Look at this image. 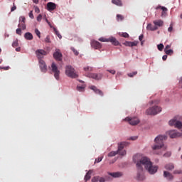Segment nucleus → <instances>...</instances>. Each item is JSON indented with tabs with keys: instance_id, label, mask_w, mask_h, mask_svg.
Segmentation results:
<instances>
[{
	"instance_id": "c756f323",
	"label": "nucleus",
	"mask_w": 182,
	"mask_h": 182,
	"mask_svg": "<svg viewBox=\"0 0 182 182\" xmlns=\"http://www.w3.org/2000/svg\"><path fill=\"white\" fill-rule=\"evenodd\" d=\"M18 27L21 28V29H23V31H25V29H26V25H25V23H19L18 25Z\"/></svg>"
},
{
	"instance_id": "4be33fe9",
	"label": "nucleus",
	"mask_w": 182,
	"mask_h": 182,
	"mask_svg": "<svg viewBox=\"0 0 182 182\" xmlns=\"http://www.w3.org/2000/svg\"><path fill=\"white\" fill-rule=\"evenodd\" d=\"M164 22L162 20H156L154 21V24L155 26H163Z\"/></svg>"
},
{
	"instance_id": "aec40b11",
	"label": "nucleus",
	"mask_w": 182,
	"mask_h": 182,
	"mask_svg": "<svg viewBox=\"0 0 182 182\" xmlns=\"http://www.w3.org/2000/svg\"><path fill=\"white\" fill-rule=\"evenodd\" d=\"M161 9V10L163 11L161 13V16H164V15H166V12H167V8L161 6H158L155 8V9Z\"/></svg>"
},
{
	"instance_id": "8fccbe9b",
	"label": "nucleus",
	"mask_w": 182,
	"mask_h": 182,
	"mask_svg": "<svg viewBox=\"0 0 182 182\" xmlns=\"http://www.w3.org/2000/svg\"><path fill=\"white\" fill-rule=\"evenodd\" d=\"M107 72H109V73H112V75L116 74V71L114 70H108Z\"/></svg>"
},
{
	"instance_id": "603ef678",
	"label": "nucleus",
	"mask_w": 182,
	"mask_h": 182,
	"mask_svg": "<svg viewBox=\"0 0 182 182\" xmlns=\"http://www.w3.org/2000/svg\"><path fill=\"white\" fill-rule=\"evenodd\" d=\"M2 69L4 70H9V69H11V68L9 66H6V67H2Z\"/></svg>"
},
{
	"instance_id": "f8f14e48",
	"label": "nucleus",
	"mask_w": 182,
	"mask_h": 182,
	"mask_svg": "<svg viewBox=\"0 0 182 182\" xmlns=\"http://www.w3.org/2000/svg\"><path fill=\"white\" fill-rule=\"evenodd\" d=\"M91 46L92 48H94V49H102V44L96 41H92L91 42Z\"/></svg>"
},
{
	"instance_id": "393cba45",
	"label": "nucleus",
	"mask_w": 182,
	"mask_h": 182,
	"mask_svg": "<svg viewBox=\"0 0 182 182\" xmlns=\"http://www.w3.org/2000/svg\"><path fill=\"white\" fill-rule=\"evenodd\" d=\"M165 168L166 170H173L174 169V164H168L165 166Z\"/></svg>"
},
{
	"instance_id": "c9c22d12",
	"label": "nucleus",
	"mask_w": 182,
	"mask_h": 182,
	"mask_svg": "<svg viewBox=\"0 0 182 182\" xmlns=\"http://www.w3.org/2000/svg\"><path fill=\"white\" fill-rule=\"evenodd\" d=\"M71 50L73 51V53L74 55H75V56H77V55H79V52H77V50L75 49V48L72 47Z\"/></svg>"
},
{
	"instance_id": "e433bc0d",
	"label": "nucleus",
	"mask_w": 182,
	"mask_h": 182,
	"mask_svg": "<svg viewBox=\"0 0 182 182\" xmlns=\"http://www.w3.org/2000/svg\"><path fill=\"white\" fill-rule=\"evenodd\" d=\"M138 44H139L138 41H134V42L131 41V48H133V46H137Z\"/></svg>"
},
{
	"instance_id": "4468645a",
	"label": "nucleus",
	"mask_w": 182,
	"mask_h": 182,
	"mask_svg": "<svg viewBox=\"0 0 182 182\" xmlns=\"http://www.w3.org/2000/svg\"><path fill=\"white\" fill-rule=\"evenodd\" d=\"M94 172L95 171L92 169L89 170L85 176V181H89V180H90V178H92V174H93Z\"/></svg>"
},
{
	"instance_id": "052dcab7",
	"label": "nucleus",
	"mask_w": 182,
	"mask_h": 182,
	"mask_svg": "<svg viewBox=\"0 0 182 182\" xmlns=\"http://www.w3.org/2000/svg\"><path fill=\"white\" fill-rule=\"evenodd\" d=\"M174 174H180L181 173V171H174Z\"/></svg>"
},
{
	"instance_id": "680f3d73",
	"label": "nucleus",
	"mask_w": 182,
	"mask_h": 182,
	"mask_svg": "<svg viewBox=\"0 0 182 182\" xmlns=\"http://www.w3.org/2000/svg\"><path fill=\"white\" fill-rule=\"evenodd\" d=\"M16 52H21V48H16Z\"/></svg>"
},
{
	"instance_id": "f3484780",
	"label": "nucleus",
	"mask_w": 182,
	"mask_h": 182,
	"mask_svg": "<svg viewBox=\"0 0 182 182\" xmlns=\"http://www.w3.org/2000/svg\"><path fill=\"white\" fill-rule=\"evenodd\" d=\"M48 11H55L56 9V4L55 3L49 2L47 4Z\"/></svg>"
},
{
	"instance_id": "5701e85b",
	"label": "nucleus",
	"mask_w": 182,
	"mask_h": 182,
	"mask_svg": "<svg viewBox=\"0 0 182 182\" xmlns=\"http://www.w3.org/2000/svg\"><path fill=\"white\" fill-rule=\"evenodd\" d=\"M148 31H157L158 28L156 26H152L151 23L148 24L146 26Z\"/></svg>"
},
{
	"instance_id": "a878e982",
	"label": "nucleus",
	"mask_w": 182,
	"mask_h": 182,
	"mask_svg": "<svg viewBox=\"0 0 182 182\" xmlns=\"http://www.w3.org/2000/svg\"><path fill=\"white\" fill-rule=\"evenodd\" d=\"M116 154H119V151H112L108 154V157H114V156H116Z\"/></svg>"
},
{
	"instance_id": "ea45409f",
	"label": "nucleus",
	"mask_w": 182,
	"mask_h": 182,
	"mask_svg": "<svg viewBox=\"0 0 182 182\" xmlns=\"http://www.w3.org/2000/svg\"><path fill=\"white\" fill-rule=\"evenodd\" d=\"M102 160H103V156H100L97 159H95V163H100V161H102Z\"/></svg>"
},
{
	"instance_id": "7c9ffc66",
	"label": "nucleus",
	"mask_w": 182,
	"mask_h": 182,
	"mask_svg": "<svg viewBox=\"0 0 182 182\" xmlns=\"http://www.w3.org/2000/svg\"><path fill=\"white\" fill-rule=\"evenodd\" d=\"M127 75H128L129 77H133L134 76H136V75H137V71L129 73Z\"/></svg>"
},
{
	"instance_id": "de8ad7c7",
	"label": "nucleus",
	"mask_w": 182,
	"mask_h": 182,
	"mask_svg": "<svg viewBox=\"0 0 182 182\" xmlns=\"http://www.w3.org/2000/svg\"><path fill=\"white\" fill-rule=\"evenodd\" d=\"M37 21H38V22H41V21H42V14H39L37 16Z\"/></svg>"
},
{
	"instance_id": "c85d7f7f",
	"label": "nucleus",
	"mask_w": 182,
	"mask_h": 182,
	"mask_svg": "<svg viewBox=\"0 0 182 182\" xmlns=\"http://www.w3.org/2000/svg\"><path fill=\"white\" fill-rule=\"evenodd\" d=\"M84 70H85V72H92L93 68L87 66V67L84 68Z\"/></svg>"
},
{
	"instance_id": "79ce46f5",
	"label": "nucleus",
	"mask_w": 182,
	"mask_h": 182,
	"mask_svg": "<svg viewBox=\"0 0 182 182\" xmlns=\"http://www.w3.org/2000/svg\"><path fill=\"white\" fill-rule=\"evenodd\" d=\"M28 16H29V18H31V19H33V18H35V17L33 16V13L32 11H31L29 12Z\"/></svg>"
},
{
	"instance_id": "0e129e2a",
	"label": "nucleus",
	"mask_w": 182,
	"mask_h": 182,
	"mask_svg": "<svg viewBox=\"0 0 182 182\" xmlns=\"http://www.w3.org/2000/svg\"><path fill=\"white\" fill-rule=\"evenodd\" d=\"M47 23H50V22H49V21L48 19H46Z\"/></svg>"
},
{
	"instance_id": "a211bd4d",
	"label": "nucleus",
	"mask_w": 182,
	"mask_h": 182,
	"mask_svg": "<svg viewBox=\"0 0 182 182\" xmlns=\"http://www.w3.org/2000/svg\"><path fill=\"white\" fill-rule=\"evenodd\" d=\"M92 182H105V178L100 176H95L92 178Z\"/></svg>"
},
{
	"instance_id": "4d7b16f0",
	"label": "nucleus",
	"mask_w": 182,
	"mask_h": 182,
	"mask_svg": "<svg viewBox=\"0 0 182 182\" xmlns=\"http://www.w3.org/2000/svg\"><path fill=\"white\" fill-rule=\"evenodd\" d=\"M163 60H167V55H164L162 57Z\"/></svg>"
},
{
	"instance_id": "37998d69",
	"label": "nucleus",
	"mask_w": 182,
	"mask_h": 182,
	"mask_svg": "<svg viewBox=\"0 0 182 182\" xmlns=\"http://www.w3.org/2000/svg\"><path fill=\"white\" fill-rule=\"evenodd\" d=\"M16 6L15 5V3H13V7L11 9V12H14V11H16Z\"/></svg>"
},
{
	"instance_id": "6e6552de",
	"label": "nucleus",
	"mask_w": 182,
	"mask_h": 182,
	"mask_svg": "<svg viewBox=\"0 0 182 182\" xmlns=\"http://www.w3.org/2000/svg\"><path fill=\"white\" fill-rule=\"evenodd\" d=\"M87 77H91L95 80H100L103 77V75L101 73H88L87 74Z\"/></svg>"
},
{
	"instance_id": "f704fd0d",
	"label": "nucleus",
	"mask_w": 182,
	"mask_h": 182,
	"mask_svg": "<svg viewBox=\"0 0 182 182\" xmlns=\"http://www.w3.org/2000/svg\"><path fill=\"white\" fill-rule=\"evenodd\" d=\"M77 90H78V92H83L85 90V87H83V86H77Z\"/></svg>"
},
{
	"instance_id": "ddd939ff",
	"label": "nucleus",
	"mask_w": 182,
	"mask_h": 182,
	"mask_svg": "<svg viewBox=\"0 0 182 182\" xmlns=\"http://www.w3.org/2000/svg\"><path fill=\"white\" fill-rule=\"evenodd\" d=\"M39 65H40L41 70L44 73L46 72L47 67H46V64L45 63V61L43 60H42V59L39 60Z\"/></svg>"
},
{
	"instance_id": "49530a36",
	"label": "nucleus",
	"mask_w": 182,
	"mask_h": 182,
	"mask_svg": "<svg viewBox=\"0 0 182 182\" xmlns=\"http://www.w3.org/2000/svg\"><path fill=\"white\" fill-rule=\"evenodd\" d=\"M124 46H129L131 47V41H126L124 43Z\"/></svg>"
},
{
	"instance_id": "13d9d810",
	"label": "nucleus",
	"mask_w": 182,
	"mask_h": 182,
	"mask_svg": "<svg viewBox=\"0 0 182 182\" xmlns=\"http://www.w3.org/2000/svg\"><path fill=\"white\" fill-rule=\"evenodd\" d=\"M173 31V26H170V27L168 28V32H171Z\"/></svg>"
},
{
	"instance_id": "4c0bfd02",
	"label": "nucleus",
	"mask_w": 182,
	"mask_h": 182,
	"mask_svg": "<svg viewBox=\"0 0 182 182\" xmlns=\"http://www.w3.org/2000/svg\"><path fill=\"white\" fill-rule=\"evenodd\" d=\"M35 33L37 35L38 38H41V31L38 28L35 29Z\"/></svg>"
},
{
	"instance_id": "72a5a7b5",
	"label": "nucleus",
	"mask_w": 182,
	"mask_h": 182,
	"mask_svg": "<svg viewBox=\"0 0 182 182\" xmlns=\"http://www.w3.org/2000/svg\"><path fill=\"white\" fill-rule=\"evenodd\" d=\"M26 21V18H25V16H20L19 18V23H21V22H23V23H25Z\"/></svg>"
},
{
	"instance_id": "f03ea898",
	"label": "nucleus",
	"mask_w": 182,
	"mask_h": 182,
	"mask_svg": "<svg viewBox=\"0 0 182 182\" xmlns=\"http://www.w3.org/2000/svg\"><path fill=\"white\" fill-rule=\"evenodd\" d=\"M166 140H167V136L166 135H159L155 138V144L151 146L154 154L160 155L161 152L157 151V150H160L161 149L166 150V149H167V146H164V141H166Z\"/></svg>"
},
{
	"instance_id": "7ed1b4c3",
	"label": "nucleus",
	"mask_w": 182,
	"mask_h": 182,
	"mask_svg": "<svg viewBox=\"0 0 182 182\" xmlns=\"http://www.w3.org/2000/svg\"><path fill=\"white\" fill-rule=\"evenodd\" d=\"M65 75L68 76V77H72V79L79 77V75L76 73V70H75V68L72 67V65L65 66Z\"/></svg>"
},
{
	"instance_id": "cd10ccee",
	"label": "nucleus",
	"mask_w": 182,
	"mask_h": 182,
	"mask_svg": "<svg viewBox=\"0 0 182 182\" xmlns=\"http://www.w3.org/2000/svg\"><path fill=\"white\" fill-rule=\"evenodd\" d=\"M53 29H54V32H55V35L59 38V39H61L62 35H60V33H59L58 29H56L55 28H54Z\"/></svg>"
},
{
	"instance_id": "864d4df0",
	"label": "nucleus",
	"mask_w": 182,
	"mask_h": 182,
	"mask_svg": "<svg viewBox=\"0 0 182 182\" xmlns=\"http://www.w3.org/2000/svg\"><path fill=\"white\" fill-rule=\"evenodd\" d=\"M170 48H171V45H167V46L165 47L164 50H168V49H170Z\"/></svg>"
},
{
	"instance_id": "473e14b6",
	"label": "nucleus",
	"mask_w": 182,
	"mask_h": 182,
	"mask_svg": "<svg viewBox=\"0 0 182 182\" xmlns=\"http://www.w3.org/2000/svg\"><path fill=\"white\" fill-rule=\"evenodd\" d=\"M124 19V17L122 16L121 14L117 15V21H123Z\"/></svg>"
},
{
	"instance_id": "6ab92c4d",
	"label": "nucleus",
	"mask_w": 182,
	"mask_h": 182,
	"mask_svg": "<svg viewBox=\"0 0 182 182\" xmlns=\"http://www.w3.org/2000/svg\"><path fill=\"white\" fill-rule=\"evenodd\" d=\"M164 176L168 180H173V175L167 171H164Z\"/></svg>"
},
{
	"instance_id": "5fc2aeb1",
	"label": "nucleus",
	"mask_w": 182,
	"mask_h": 182,
	"mask_svg": "<svg viewBox=\"0 0 182 182\" xmlns=\"http://www.w3.org/2000/svg\"><path fill=\"white\" fill-rule=\"evenodd\" d=\"M159 100H155V101H151L150 103H151V105H154V103L155 104V105H157V103H159Z\"/></svg>"
},
{
	"instance_id": "58836bf2",
	"label": "nucleus",
	"mask_w": 182,
	"mask_h": 182,
	"mask_svg": "<svg viewBox=\"0 0 182 182\" xmlns=\"http://www.w3.org/2000/svg\"><path fill=\"white\" fill-rule=\"evenodd\" d=\"M16 33H17V35H22V30H21V28H17L16 30Z\"/></svg>"
},
{
	"instance_id": "0eeeda50",
	"label": "nucleus",
	"mask_w": 182,
	"mask_h": 182,
	"mask_svg": "<svg viewBox=\"0 0 182 182\" xmlns=\"http://www.w3.org/2000/svg\"><path fill=\"white\" fill-rule=\"evenodd\" d=\"M51 70L54 73V77L56 80H59V75H60V71L58 69V66L55 63L51 64Z\"/></svg>"
},
{
	"instance_id": "c03bdc74",
	"label": "nucleus",
	"mask_w": 182,
	"mask_h": 182,
	"mask_svg": "<svg viewBox=\"0 0 182 182\" xmlns=\"http://www.w3.org/2000/svg\"><path fill=\"white\" fill-rule=\"evenodd\" d=\"M121 36H122L123 38H129V33H122Z\"/></svg>"
},
{
	"instance_id": "39448f33",
	"label": "nucleus",
	"mask_w": 182,
	"mask_h": 182,
	"mask_svg": "<svg viewBox=\"0 0 182 182\" xmlns=\"http://www.w3.org/2000/svg\"><path fill=\"white\" fill-rule=\"evenodd\" d=\"M100 42H111L114 46H119V43L114 37H109V38L101 37L98 39Z\"/></svg>"
},
{
	"instance_id": "e2e57ef3",
	"label": "nucleus",
	"mask_w": 182,
	"mask_h": 182,
	"mask_svg": "<svg viewBox=\"0 0 182 182\" xmlns=\"http://www.w3.org/2000/svg\"><path fill=\"white\" fill-rule=\"evenodd\" d=\"M33 2L34 4H38L39 0H33Z\"/></svg>"
},
{
	"instance_id": "2eb2a0df",
	"label": "nucleus",
	"mask_w": 182,
	"mask_h": 182,
	"mask_svg": "<svg viewBox=\"0 0 182 182\" xmlns=\"http://www.w3.org/2000/svg\"><path fill=\"white\" fill-rule=\"evenodd\" d=\"M91 90H93L95 92V93H96L97 95H100V96H103V92L99 89H97V87H96V86L95 85H92L90 87Z\"/></svg>"
},
{
	"instance_id": "b1692460",
	"label": "nucleus",
	"mask_w": 182,
	"mask_h": 182,
	"mask_svg": "<svg viewBox=\"0 0 182 182\" xmlns=\"http://www.w3.org/2000/svg\"><path fill=\"white\" fill-rule=\"evenodd\" d=\"M112 4L114 5H117V6H122L123 4H122V0H112Z\"/></svg>"
},
{
	"instance_id": "a19ab883",
	"label": "nucleus",
	"mask_w": 182,
	"mask_h": 182,
	"mask_svg": "<svg viewBox=\"0 0 182 182\" xmlns=\"http://www.w3.org/2000/svg\"><path fill=\"white\" fill-rule=\"evenodd\" d=\"M18 40L14 41L13 43H12L13 48H16V46H18Z\"/></svg>"
},
{
	"instance_id": "1a4fd4ad",
	"label": "nucleus",
	"mask_w": 182,
	"mask_h": 182,
	"mask_svg": "<svg viewBox=\"0 0 182 182\" xmlns=\"http://www.w3.org/2000/svg\"><path fill=\"white\" fill-rule=\"evenodd\" d=\"M36 55L37 58L41 60L43 56H46L48 55V53L42 49H38L36 51Z\"/></svg>"
},
{
	"instance_id": "412c9836",
	"label": "nucleus",
	"mask_w": 182,
	"mask_h": 182,
	"mask_svg": "<svg viewBox=\"0 0 182 182\" xmlns=\"http://www.w3.org/2000/svg\"><path fill=\"white\" fill-rule=\"evenodd\" d=\"M24 38L27 41H32V39H33V36L30 32H27L24 34Z\"/></svg>"
},
{
	"instance_id": "bb28decb",
	"label": "nucleus",
	"mask_w": 182,
	"mask_h": 182,
	"mask_svg": "<svg viewBox=\"0 0 182 182\" xmlns=\"http://www.w3.org/2000/svg\"><path fill=\"white\" fill-rule=\"evenodd\" d=\"M164 52L166 55H168L170 56H171V55H173L174 53V51L172 49L164 50Z\"/></svg>"
},
{
	"instance_id": "9d476101",
	"label": "nucleus",
	"mask_w": 182,
	"mask_h": 182,
	"mask_svg": "<svg viewBox=\"0 0 182 182\" xmlns=\"http://www.w3.org/2000/svg\"><path fill=\"white\" fill-rule=\"evenodd\" d=\"M125 120L129 122V124L132 126H136V124H139V123H140V120H139L137 118L127 117L125 118Z\"/></svg>"
},
{
	"instance_id": "a18cd8bd",
	"label": "nucleus",
	"mask_w": 182,
	"mask_h": 182,
	"mask_svg": "<svg viewBox=\"0 0 182 182\" xmlns=\"http://www.w3.org/2000/svg\"><path fill=\"white\" fill-rule=\"evenodd\" d=\"M170 156H171V152L169 151L164 154V157H170Z\"/></svg>"
},
{
	"instance_id": "09e8293b",
	"label": "nucleus",
	"mask_w": 182,
	"mask_h": 182,
	"mask_svg": "<svg viewBox=\"0 0 182 182\" xmlns=\"http://www.w3.org/2000/svg\"><path fill=\"white\" fill-rule=\"evenodd\" d=\"M45 42H46L47 43H50V39L49 38V36H48L46 38Z\"/></svg>"
},
{
	"instance_id": "20e7f679",
	"label": "nucleus",
	"mask_w": 182,
	"mask_h": 182,
	"mask_svg": "<svg viewBox=\"0 0 182 182\" xmlns=\"http://www.w3.org/2000/svg\"><path fill=\"white\" fill-rule=\"evenodd\" d=\"M161 112V107L155 105L152 107H150L149 109H146V114H150L153 116H156V114H159Z\"/></svg>"
},
{
	"instance_id": "bf43d9fd",
	"label": "nucleus",
	"mask_w": 182,
	"mask_h": 182,
	"mask_svg": "<svg viewBox=\"0 0 182 182\" xmlns=\"http://www.w3.org/2000/svg\"><path fill=\"white\" fill-rule=\"evenodd\" d=\"M143 38H144V36H143V35H141V36H139V40L140 41H143Z\"/></svg>"
},
{
	"instance_id": "69168bd1",
	"label": "nucleus",
	"mask_w": 182,
	"mask_h": 182,
	"mask_svg": "<svg viewBox=\"0 0 182 182\" xmlns=\"http://www.w3.org/2000/svg\"><path fill=\"white\" fill-rule=\"evenodd\" d=\"M2 63V59H0V65Z\"/></svg>"
},
{
	"instance_id": "423d86ee",
	"label": "nucleus",
	"mask_w": 182,
	"mask_h": 182,
	"mask_svg": "<svg viewBox=\"0 0 182 182\" xmlns=\"http://www.w3.org/2000/svg\"><path fill=\"white\" fill-rule=\"evenodd\" d=\"M127 144H129V143L127 142H121L119 144H118V154H119V156H126V150H123V149H124V147H126V146H127Z\"/></svg>"
},
{
	"instance_id": "774afa93",
	"label": "nucleus",
	"mask_w": 182,
	"mask_h": 182,
	"mask_svg": "<svg viewBox=\"0 0 182 182\" xmlns=\"http://www.w3.org/2000/svg\"><path fill=\"white\" fill-rule=\"evenodd\" d=\"M49 26H50V28H52V25H50V23H48Z\"/></svg>"
},
{
	"instance_id": "3c124183",
	"label": "nucleus",
	"mask_w": 182,
	"mask_h": 182,
	"mask_svg": "<svg viewBox=\"0 0 182 182\" xmlns=\"http://www.w3.org/2000/svg\"><path fill=\"white\" fill-rule=\"evenodd\" d=\"M35 11L37 14H39V12H41V10L39 9V8L38 6L35 7Z\"/></svg>"
},
{
	"instance_id": "2f4dec72",
	"label": "nucleus",
	"mask_w": 182,
	"mask_h": 182,
	"mask_svg": "<svg viewBox=\"0 0 182 182\" xmlns=\"http://www.w3.org/2000/svg\"><path fill=\"white\" fill-rule=\"evenodd\" d=\"M158 49L161 52L163 49H164V45L163 43H160L157 46Z\"/></svg>"
},
{
	"instance_id": "338daca9",
	"label": "nucleus",
	"mask_w": 182,
	"mask_h": 182,
	"mask_svg": "<svg viewBox=\"0 0 182 182\" xmlns=\"http://www.w3.org/2000/svg\"><path fill=\"white\" fill-rule=\"evenodd\" d=\"M180 18L182 19V14L180 15Z\"/></svg>"
},
{
	"instance_id": "6e6d98bb",
	"label": "nucleus",
	"mask_w": 182,
	"mask_h": 182,
	"mask_svg": "<svg viewBox=\"0 0 182 182\" xmlns=\"http://www.w3.org/2000/svg\"><path fill=\"white\" fill-rule=\"evenodd\" d=\"M129 140H137V136H132L129 138Z\"/></svg>"
},
{
	"instance_id": "9b49d317",
	"label": "nucleus",
	"mask_w": 182,
	"mask_h": 182,
	"mask_svg": "<svg viewBox=\"0 0 182 182\" xmlns=\"http://www.w3.org/2000/svg\"><path fill=\"white\" fill-rule=\"evenodd\" d=\"M53 58L55 59V60H62V53H60V50H55V52L53 53Z\"/></svg>"
},
{
	"instance_id": "dca6fc26",
	"label": "nucleus",
	"mask_w": 182,
	"mask_h": 182,
	"mask_svg": "<svg viewBox=\"0 0 182 182\" xmlns=\"http://www.w3.org/2000/svg\"><path fill=\"white\" fill-rule=\"evenodd\" d=\"M108 174L109 176H111V177H113L114 178H117L123 176V173L122 172H113V173L109 172Z\"/></svg>"
},
{
	"instance_id": "f257e3e1",
	"label": "nucleus",
	"mask_w": 182,
	"mask_h": 182,
	"mask_svg": "<svg viewBox=\"0 0 182 182\" xmlns=\"http://www.w3.org/2000/svg\"><path fill=\"white\" fill-rule=\"evenodd\" d=\"M133 160L136 163L139 171L136 175L138 181H143V180L146 178V176L143 173V166L149 174H156V172L159 170V166H153V163L148 157H141V155L137 154L133 157Z\"/></svg>"
}]
</instances>
